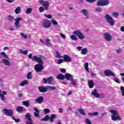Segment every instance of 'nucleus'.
Returning a JSON list of instances; mask_svg holds the SVG:
<instances>
[{
	"label": "nucleus",
	"mask_w": 124,
	"mask_h": 124,
	"mask_svg": "<svg viewBox=\"0 0 124 124\" xmlns=\"http://www.w3.org/2000/svg\"><path fill=\"white\" fill-rule=\"evenodd\" d=\"M121 90L122 93H124V86H121Z\"/></svg>",
	"instance_id": "nucleus-62"
},
{
	"label": "nucleus",
	"mask_w": 124,
	"mask_h": 124,
	"mask_svg": "<svg viewBox=\"0 0 124 124\" xmlns=\"http://www.w3.org/2000/svg\"><path fill=\"white\" fill-rule=\"evenodd\" d=\"M47 89L48 90H50V91H55V90H56V87L47 86Z\"/></svg>",
	"instance_id": "nucleus-32"
},
{
	"label": "nucleus",
	"mask_w": 124,
	"mask_h": 124,
	"mask_svg": "<svg viewBox=\"0 0 124 124\" xmlns=\"http://www.w3.org/2000/svg\"><path fill=\"white\" fill-rule=\"evenodd\" d=\"M56 79H58V80H64L65 75H63L62 74H59L58 75H57Z\"/></svg>",
	"instance_id": "nucleus-17"
},
{
	"label": "nucleus",
	"mask_w": 124,
	"mask_h": 124,
	"mask_svg": "<svg viewBox=\"0 0 124 124\" xmlns=\"http://www.w3.org/2000/svg\"><path fill=\"white\" fill-rule=\"evenodd\" d=\"M43 100H44L43 97L39 96L36 99L35 101L36 102H37V103H42V102H43Z\"/></svg>",
	"instance_id": "nucleus-20"
},
{
	"label": "nucleus",
	"mask_w": 124,
	"mask_h": 124,
	"mask_svg": "<svg viewBox=\"0 0 124 124\" xmlns=\"http://www.w3.org/2000/svg\"><path fill=\"white\" fill-rule=\"evenodd\" d=\"M63 62V59H59L57 62V63L58 64H61V63H62Z\"/></svg>",
	"instance_id": "nucleus-50"
},
{
	"label": "nucleus",
	"mask_w": 124,
	"mask_h": 124,
	"mask_svg": "<svg viewBox=\"0 0 124 124\" xmlns=\"http://www.w3.org/2000/svg\"><path fill=\"white\" fill-rule=\"evenodd\" d=\"M28 58H29V59H32V58H33V57H32V54L31 53L29 54L28 55Z\"/></svg>",
	"instance_id": "nucleus-60"
},
{
	"label": "nucleus",
	"mask_w": 124,
	"mask_h": 124,
	"mask_svg": "<svg viewBox=\"0 0 124 124\" xmlns=\"http://www.w3.org/2000/svg\"><path fill=\"white\" fill-rule=\"evenodd\" d=\"M47 86L44 87L43 86H40L38 87V90L40 93H46L47 92Z\"/></svg>",
	"instance_id": "nucleus-15"
},
{
	"label": "nucleus",
	"mask_w": 124,
	"mask_h": 124,
	"mask_svg": "<svg viewBox=\"0 0 124 124\" xmlns=\"http://www.w3.org/2000/svg\"><path fill=\"white\" fill-rule=\"evenodd\" d=\"M7 19L10 22H13L14 21V16L11 15L8 16Z\"/></svg>",
	"instance_id": "nucleus-26"
},
{
	"label": "nucleus",
	"mask_w": 124,
	"mask_h": 124,
	"mask_svg": "<svg viewBox=\"0 0 124 124\" xmlns=\"http://www.w3.org/2000/svg\"><path fill=\"white\" fill-rule=\"evenodd\" d=\"M95 11L97 12H101L102 11V9L101 8H97L95 9Z\"/></svg>",
	"instance_id": "nucleus-51"
},
{
	"label": "nucleus",
	"mask_w": 124,
	"mask_h": 124,
	"mask_svg": "<svg viewBox=\"0 0 124 124\" xmlns=\"http://www.w3.org/2000/svg\"><path fill=\"white\" fill-rule=\"evenodd\" d=\"M0 55H1V56H2L4 58H5V59H8V56H7V55H6V53H5V52H0Z\"/></svg>",
	"instance_id": "nucleus-33"
},
{
	"label": "nucleus",
	"mask_w": 124,
	"mask_h": 124,
	"mask_svg": "<svg viewBox=\"0 0 124 124\" xmlns=\"http://www.w3.org/2000/svg\"><path fill=\"white\" fill-rule=\"evenodd\" d=\"M87 53H88V49L87 48H83L82 49L81 54L82 55H87Z\"/></svg>",
	"instance_id": "nucleus-31"
},
{
	"label": "nucleus",
	"mask_w": 124,
	"mask_h": 124,
	"mask_svg": "<svg viewBox=\"0 0 124 124\" xmlns=\"http://www.w3.org/2000/svg\"><path fill=\"white\" fill-rule=\"evenodd\" d=\"M100 98H104L105 97V95L103 93H101L99 94Z\"/></svg>",
	"instance_id": "nucleus-48"
},
{
	"label": "nucleus",
	"mask_w": 124,
	"mask_h": 124,
	"mask_svg": "<svg viewBox=\"0 0 124 124\" xmlns=\"http://www.w3.org/2000/svg\"><path fill=\"white\" fill-rule=\"evenodd\" d=\"M32 61H34L39 63L36 64L34 67L35 70L37 72H41V71L44 69V68L43 67V64L44 63L43 62V56L39 55V57H37L34 55L32 58Z\"/></svg>",
	"instance_id": "nucleus-1"
},
{
	"label": "nucleus",
	"mask_w": 124,
	"mask_h": 124,
	"mask_svg": "<svg viewBox=\"0 0 124 124\" xmlns=\"http://www.w3.org/2000/svg\"><path fill=\"white\" fill-rule=\"evenodd\" d=\"M54 119H56V114H52L49 117L50 123H54L55 122Z\"/></svg>",
	"instance_id": "nucleus-23"
},
{
	"label": "nucleus",
	"mask_w": 124,
	"mask_h": 124,
	"mask_svg": "<svg viewBox=\"0 0 124 124\" xmlns=\"http://www.w3.org/2000/svg\"><path fill=\"white\" fill-rule=\"evenodd\" d=\"M88 115L89 117H93L94 116H98V112H95L94 113H89Z\"/></svg>",
	"instance_id": "nucleus-27"
},
{
	"label": "nucleus",
	"mask_w": 124,
	"mask_h": 124,
	"mask_svg": "<svg viewBox=\"0 0 124 124\" xmlns=\"http://www.w3.org/2000/svg\"><path fill=\"white\" fill-rule=\"evenodd\" d=\"M31 11H32V9L31 8H29L27 9L26 13V14H30V13H31Z\"/></svg>",
	"instance_id": "nucleus-38"
},
{
	"label": "nucleus",
	"mask_w": 124,
	"mask_h": 124,
	"mask_svg": "<svg viewBox=\"0 0 124 124\" xmlns=\"http://www.w3.org/2000/svg\"><path fill=\"white\" fill-rule=\"evenodd\" d=\"M60 36H61V37H62V38H63L64 39H65V38H66V37H65V35L63 33H60Z\"/></svg>",
	"instance_id": "nucleus-57"
},
{
	"label": "nucleus",
	"mask_w": 124,
	"mask_h": 124,
	"mask_svg": "<svg viewBox=\"0 0 124 124\" xmlns=\"http://www.w3.org/2000/svg\"><path fill=\"white\" fill-rule=\"evenodd\" d=\"M33 110H34V111H35V112H34V115L35 117H39V110H38V109H37V108H33Z\"/></svg>",
	"instance_id": "nucleus-22"
},
{
	"label": "nucleus",
	"mask_w": 124,
	"mask_h": 124,
	"mask_svg": "<svg viewBox=\"0 0 124 124\" xmlns=\"http://www.w3.org/2000/svg\"><path fill=\"white\" fill-rule=\"evenodd\" d=\"M74 34H75V35H77V36L78 37L79 39L82 40L85 38V35H84V34L80 31L79 30H77L74 31Z\"/></svg>",
	"instance_id": "nucleus-6"
},
{
	"label": "nucleus",
	"mask_w": 124,
	"mask_h": 124,
	"mask_svg": "<svg viewBox=\"0 0 124 124\" xmlns=\"http://www.w3.org/2000/svg\"><path fill=\"white\" fill-rule=\"evenodd\" d=\"M53 81V77H49L47 79L44 78L43 79V82L45 83V84H47L48 83V84H51L52 83V81Z\"/></svg>",
	"instance_id": "nucleus-11"
},
{
	"label": "nucleus",
	"mask_w": 124,
	"mask_h": 124,
	"mask_svg": "<svg viewBox=\"0 0 124 124\" xmlns=\"http://www.w3.org/2000/svg\"><path fill=\"white\" fill-rule=\"evenodd\" d=\"M0 95L2 101L5 100V96L4 95H3V94H0Z\"/></svg>",
	"instance_id": "nucleus-52"
},
{
	"label": "nucleus",
	"mask_w": 124,
	"mask_h": 124,
	"mask_svg": "<svg viewBox=\"0 0 124 124\" xmlns=\"http://www.w3.org/2000/svg\"><path fill=\"white\" fill-rule=\"evenodd\" d=\"M20 11H21V8L20 7H17L16 9L15 10L16 14H18L20 13Z\"/></svg>",
	"instance_id": "nucleus-37"
},
{
	"label": "nucleus",
	"mask_w": 124,
	"mask_h": 124,
	"mask_svg": "<svg viewBox=\"0 0 124 124\" xmlns=\"http://www.w3.org/2000/svg\"><path fill=\"white\" fill-rule=\"evenodd\" d=\"M88 85L90 89H93V87L94 86V83H93V81L89 80Z\"/></svg>",
	"instance_id": "nucleus-21"
},
{
	"label": "nucleus",
	"mask_w": 124,
	"mask_h": 124,
	"mask_svg": "<svg viewBox=\"0 0 124 124\" xmlns=\"http://www.w3.org/2000/svg\"><path fill=\"white\" fill-rule=\"evenodd\" d=\"M32 73L31 72H29L28 74H27V79H32Z\"/></svg>",
	"instance_id": "nucleus-35"
},
{
	"label": "nucleus",
	"mask_w": 124,
	"mask_h": 124,
	"mask_svg": "<svg viewBox=\"0 0 124 124\" xmlns=\"http://www.w3.org/2000/svg\"><path fill=\"white\" fill-rule=\"evenodd\" d=\"M2 112L4 115L8 116V117H12V118L14 116L13 111H12V109H7L6 108H3L2 110Z\"/></svg>",
	"instance_id": "nucleus-4"
},
{
	"label": "nucleus",
	"mask_w": 124,
	"mask_h": 124,
	"mask_svg": "<svg viewBox=\"0 0 124 124\" xmlns=\"http://www.w3.org/2000/svg\"><path fill=\"white\" fill-rule=\"evenodd\" d=\"M18 97H19L21 98V97H23V94L22 93H19L17 95Z\"/></svg>",
	"instance_id": "nucleus-61"
},
{
	"label": "nucleus",
	"mask_w": 124,
	"mask_h": 124,
	"mask_svg": "<svg viewBox=\"0 0 124 124\" xmlns=\"http://www.w3.org/2000/svg\"><path fill=\"white\" fill-rule=\"evenodd\" d=\"M23 105H24L25 106H26V107H30V101H24L23 102Z\"/></svg>",
	"instance_id": "nucleus-24"
},
{
	"label": "nucleus",
	"mask_w": 124,
	"mask_h": 124,
	"mask_svg": "<svg viewBox=\"0 0 124 124\" xmlns=\"http://www.w3.org/2000/svg\"><path fill=\"white\" fill-rule=\"evenodd\" d=\"M97 3L98 6H106L109 4V0H98Z\"/></svg>",
	"instance_id": "nucleus-5"
},
{
	"label": "nucleus",
	"mask_w": 124,
	"mask_h": 124,
	"mask_svg": "<svg viewBox=\"0 0 124 124\" xmlns=\"http://www.w3.org/2000/svg\"><path fill=\"white\" fill-rule=\"evenodd\" d=\"M43 26L45 29L52 27V23L48 19H46L43 22Z\"/></svg>",
	"instance_id": "nucleus-8"
},
{
	"label": "nucleus",
	"mask_w": 124,
	"mask_h": 124,
	"mask_svg": "<svg viewBox=\"0 0 124 124\" xmlns=\"http://www.w3.org/2000/svg\"><path fill=\"white\" fill-rule=\"evenodd\" d=\"M91 94L95 96V97L99 98V93H97V91H96V89H94V91L91 93Z\"/></svg>",
	"instance_id": "nucleus-18"
},
{
	"label": "nucleus",
	"mask_w": 124,
	"mask_h": 124,
	"mask_svg": "<svg viewBox=\"0 0 124 124\" xmlns=\"http://www.w3.org/2000/svg\"><path fill=\"white\" fill-rule=\"evenodd\" d=\"M60 71L62 73H66V71L65 70V69L62 68L60 69Z\"/></svg>",
	"instance_id": "nucleus-55"
},
{
	"label": "nucleus",
	"mask_w": 124,
	"mask_h": 124,
	"mask_svg": "<svg viewBox=\"0 0 124 124\" xmlns=\"http://www.w3.org/2000/svg\"><path fill=\"white\" fill-rule=\"evenodd\" d=\"M44 111L45 114H49L51 112V110L49 108H45Z\"/></svg>",
	"instance_id": "nucleus-43"
},
{
	"label": "nucleus",
	"mask_w": 124,
	"mask_h": 124,
	"mask_svg": "<svg viewBox=\"0 0 124 124\" xmlns=\"http://www.w3.org/2000/svg\"><path fill=\"white\" fill-rule=\"evenodd\" d=\"M104 36L107 41H112V36L108 33H104Z\"/></svg>",
	"instance_id": "nucleus-10"
},
{
	"label": "nucleus",
	"mask_w": 124,
	"mask_h": 124,
	"mask_svg": "<svg viewBox=\"0 0 124 124\" xmlns=\"http://www.w3.org/2000/svg\"><path fill=\"white\" fill-rule=\"evenodd\" d=\"M28 84H29V82H28V80H25L22 82L20 83V85L21 87H23V86H25L26 85H28Z\"/></svg>",
	"instance_id": "nucleus-29"
},
{
	"label": "nucleus",
	"mask_w": 124,
	"mask_h": 124,
	"mask_svg": "<svg viewBox=\"0 0 124 124\" xmlns=\"http://www.w3.org/2000/svg\"><path fill=\"white\" fill-rule=\"evenodd\" d=\"M49 2L48 1H44L43 6L44 7L45 10H49Z\"/></svg>",
	"instance_id": "nucleus-14"
},
{
	"label": "nucleus",
	"mask_w": 124,
	"mask_h": 124,
	"mask_svg": "<svg viewBox=\"0 0 124 124\" xmlns=\"http://www.w3.org/2000/svg\"><path fill=\"white\" fill-rule=\"evenodd\" d=\"M96 0H86V1L88 2H90V3H93V2H94V1H95Z\"/></svg>",
	"instance_id": "nucleus-59"
},
{
	"label": "nucleus",
	"mask_w": 124,
	"mask_h": 124,
	"mask_svg": "<svg viewBox=\"0 0 124 124\" xmlns=\"http://www.w3.org/2000/svg\"><path fill=\"white\" fill-rule=\"evenodd\" d=\"M110 112L113 114L111 115V120L113 121H117V120H118V121H122V118L120 116V114H119L118 111L114 109H111Z\"/></svg>",
	"instance_id": "nucleus-2"
},
{
	"label": "nucleus",
	"mask_w": 124,
	"mask_h": 124,
	"mask_svg": "<svg viewBox=\"0 0 124 124\" xmlns=\"http://www.w3.org/2000/svg\"><path fill=\"white\" fill-rule=\"evenodd\" d=\"M49 119L50 117H49V115H46L44 118L41 119V121H44V122H47V121H49Z\"/></svg>",
	"instance_id": "nucleus-28"
},
{
	"label": "nucleus",
	"mask_w": 124,
	"mask_h": 124,
	"mask_svg": "<svg viewBox=\"0 0 124 124\" xmlns=\"http://www.w3.org/2000/svg\"><path fill=\"white\" fill-rule=\"evenodd\" d=\"M104 73L106 76H112L113 77H116L115 74L112 72L110 70L107 69L104 71Z\"/></svg>",
	"instance_id": "nucleus-9"
},
{
	"label": "nucleus",
	"mask_w": 124,
	"mask_h": 124,
	"mask_svg": "<svg viewBox=\"0 0 124 124\" xmlns=\"http://www.w3.org/2000/svg\"><path fill=\"white\" fill-rule=\"evenodd\" d=\"M65 79H66L68 80L71 81L73 79V77L71 74L69 73H66L65 74Z\"/></svg>",
	"instance_id": "nucleus-13"
},
{
	"label": "nucleus",
	"mask_w": 124,
	"mask_h": 124,
	"mask_svg": "<svg viewBox=\"0 0 124 124\" xmlns=\"http://www.w3.org/2000/svg\"><path fill=\"white\" fill-rule=\"evenodd\" d=\"M23 20V18L21 17H17L16 19H14L15 21V26L16 29H19L21 28V25H20V22Z\"/></svg>",
	"instance_id": "nucleus-7"
},
{
	"label": "nucleus",
	"mask_w": 124,
	"mask_h": 124,
	"mask_svg": "<svg viewBox=\"0 0 124 124\" xmlns=\"http://www.w3.org/2000/svg\"><path fill=\"white\" fill-rule=\"evenodd\" d=\"M85 122L86 123V124H92V122H91V121H90L89 119H86Z\"/></svg>",
	"instance_id": "nucleus-53"
},
{
	"label": "nucleus",
	"mask_w": 124,
	"mask_h": 124,
	"mask_svg": "<svg viewBox=\"0 0 124 124\" xmlns=\"http://www.w3.org/2000/svg\"><path fill=\"white\" fill-rule=\"evenodd\" d=\"M113 15L115 18H118L119 17V13L114 12L113 13Z\"/></svg>",
	"instance_id": "nucleus-46"
},
{
	"label": "nucleus",
	"mask_w": 124,
	"mask_h": 124,
	"mask_svg": "<svg viewBox=\"0 0 124 124\" xmlns=\"http://www.w3.org/2000/svg\"><path fill=\"white\" fill-rule=\"evenodd\" d=\"M85 70L87 72H90V71H89V63L88 62H86L85 63Z\"/></svg>",
	"instance_id": "nucleus-34"
},
{
	"label": "nucleus",
	"mask_w": 124,
	"mask_h": 124,
	"mask_svg": "<svg viewBox=\"0 0 124 124\" xmlns=\"http://www.w3.org/2000/svg\"><path fill=\"white\" fill-rule=\"evenodd\" d=\"M20 35L22 37H23V38H25V39H27V38H28V35L24 34V33L23 32H21L20 33Z\"/></svg>",
	"instance_id": "nucleus-45"
},
{
	"label": "nucleus",
	"mask_w": 124,
	"mask_h": 124,
	"mask_svg": "<svg viewBox=\"0 0 124 124\" xmlns=\"http://www.w3.org/2000/svg\"><path fill=\"white\" fill-rule=\"evenodd\" d=\"M2 62L5 65H7L8 66H10V62L7 59H2Z\"/></svg>",
	"instance_id": "nucleus-19"
},
{
	"label": "nucleus",
	"mask_w": 124,
	"mask_h": 124,
	"mask_svg": "<svg viewBox=\"0 0 124 124\" xmlns=\"http://www.w3.org/2000/svg\"><path fill=\"white\" fill-rule=\"evenodd\" d=\"M105 18L110 26H114V25H115V21L114 20V19H113L111 16H109V15L106 14Z\"/></svg>",
	"instance_id": "nucleus-3"
},
{
	"label": "nucleus",
	"mask_w": 124,
	"mask_h": 124,
	"mask_svg": "<svg viewBox=\"0 0 124 124\" xmlns=\"http://www.w3.org/2000/svg\"><path fill=\"white\" fill-rule=\"evenodd\" d=\"M12 118H13V120H14V121H15L16 123H20V122H21V120L19 118L16 119V118L14 116H13Z\"/></svg>",
	"instance_id": "nucleus-44"
},
{
	"label": "nucleus",
	"mask_w": 124,
	"mask_h": 124,
	"mask_svg": "<svg viewBox=\"0 0 124 124\" xmlns=\"http://www.w3.org/2000/svg\"><path fill=\"white\" fill-rule=\"evenodd\" d=\"M117 53H118L119 54H121L122 52H123V50L122 48H119L116 50Z\"/></svg>",
	"instance_id": "nucleus-56"
},
{
	"label": "nucleus",
	"mask_w": 124,
	"mask_h": 124,
	"mask_svg": "<svg viewBox=\"0 0 124 124\" xmlns=\"http://www.w3.org/2000/svg\"><path fill=\"white\" fill-rule=\"evenodd\" d=\"M71 83L73 85V86H76V85H77V83H76V82H75V81L74 80V79L71 80Z\"/></svg>",
	"instance_id": "nucleus-54"
},
{
	"label": "nucleus",
	"mask_w": 124,
	"mask_h": 124,
	"mask_svg": "<svg viewBox=\"0 0 124 124\" xmlns=\"http://www.w3.org/2000/svg\"><path fill=\"white\" fill-rule=\"evenodd\" d=\"M45 16L46 18H48V19H52V15H46L45 14Z\"/></svg>",
	"instance_id": "nucleus-49"
},
{
	"label": "nucleus",
	"mask_w": 124,
	"mask_h": 124,
	"mask_svg": "<svg viewBox=\"0 0 124 124\" xmlns=\"http://www.w3.org/2000/svg\"><path fill=\"white\" fill-rule=\"evenodd\" d=\"M71 38L72 40H74V41H77V40H78L77 37H76V36H75V35H72L71 36Z\"/></svg>",
	"instance_id": "nucleus-41"
},
{
	"label": "nucleus",
	"mask_w": 124,
	"mask_h": 124,
	"mask_svg": "<svg viewBox=\"0 0 124 124\" xmlns=\"http://www.w3.org/2000/svg\"><path fill=\"white\" fill-rule=\"evenodd\" d=\"M25 110V109L24 108V107L20 106H18L16 109L17 112H18L19 113H23Z\"/></svg>",
	"instance_id": "nucleus-16"
},
{
	"label": "nucleus",
	"mask_w": 124,
	"mask_h": 124,
	"mask_svg": "<svg viewBox=\"0 0 124 124\" xmlns=\"http://www.w3.org/2000/svg\"><path fill=\"white\" fill-rule=\"evenodd\" d=\"M63 60L65 62H69L72 61L71 57L68 55H64L63 56Z\"/></svg>",
	"instance_id": "nucleus-12"
},
{
	"label": "nucleus",
	"mask_w": 124,
	"mask_h": 124,
	"mask_svg": "<svg viewBox=\"0 0 124 124\" xmlns=\"http://www.w3.org/2000/svg\"><path fill=\"white\" fill-rule=\"evenodd\" d=\"M78 111L79 112V113H80L81 115H83V116H86V113H85L84 109H79L78 110Z\"/></svg>",
	"instance_id": "nucleus-36"
},
{
	"label": "nucleus",
	"mask_w": 124,
	"mask_h": 124,
	"mask_svg": "<svg viewBox=\"0 0 124 124\" xmlns=\"http://www.w3.org/2000/svg\"><path fill=\"white\" fill-rule=\"evenodd\" d=\"M51 22L53 25H54L55 26L59 25V23H58V22H57V21L55 20V19H52L51 20Z\"/></svg>",
	"instance_id": "nucleus-42"
},
{
	"label": "nucleus",
	"mask_w": 124,
	"mask_h": 124,
	"mask_svg": "<svg viewBox=\"0 0 124 124\" xmlns=\"http://www.w3.org/2000/svg\"><path fill=\"white\" fill-rule=\"evenodd\" d=\"M45 10V9L44 8H43V7H42V6L40 7L39 8V12H43V11H44Z\"/></svg>",
	"instance_id": "nucleus-47"
},
{
	"label": "nucleus",
	"mask_w": 124,
	"mask_h": 124,
	"mask_svg": "<svg viewBox=\"0 0 124 124\" xmlns=\"http://www.w3.org/2000/svg\"><path fill=\"white\" fill-rule=\"evenodd\" d=\"M20 52L21 54H22V55H28V50L23 51V50L20 49Z\"/></svg>",
	"instance_id": "nucleus-40"
},
{
	"label": "nucleus",
	"mask_w": 124,
	"mask_h": 124,
	"mask_svg": "<svg viewBox=\"0 0 124 124\" xmlns=\"http://www.w3.org/2000/svg\"><path fill=\"white\" fill-rule=\"evenodd\" d=\"M120 30L121 31H124V26H122L121 27Z\"/></svg>",
	"instance_id": "nucleus-64"
},
{
	"label": "nucleus",
	"mask_w": 124,
	"mask_h": 124,
	"mask_svg": "<svg viewBox=\"0 0 124 124\" xmlns=\"http://www.w3.org/2000/svg\"><path fill=\"white\" fill-rule=\"evenodd\" d=\"M56 53L57 55L56 56V58H59V59H62V56H61V54L59 53V51H56Z\"/></svg>",
	"instance_id": "nucleus-39"
},
{
	"label": "nucleus",
	"mask_w": 124,
	"mask_h": 124,
	"mask_svg": "<svg viewBox=\"0 0 124 124\" xmlns=\"http://www.w3.org/2000/svg\"><path fill=\"white\" fill-rule=\"evenodd\" d=\"M114 81L116 82V83H118V84H120L121 82L119 80V79L117 78H114Z\"/></svg>",
	"instance_id": "nucleus-58"
},
{
	"label": "nucleus",
	"mask_w": 124,
	"mask_h": 124,
	"mask_svg": "<svg viewBox=\"0 0 124 124\" xmlns=\"http://www.w3.org/2000/svg\"><path fill=\"white\" fill-rule=\"evenodd\" d=\"M81 13H83L84 14V16H88L89 15V13L88 12V11L87 9H83L81 11Z\"/></svg>",
	"instance_id": "nucleus-25"
},
{
	"label": "nucleus",
	"mask_w": 124,
	"mask_h": 124,
	"mask_svg": "<svg viewBox=\"0 0 124 124\" xmlns=\"http://www.w3.org/2000/svg\"><path fill=\"white\" fill-rule=\"evenodd\" d=\"M46 43L48 47H51L52 46V44H51V41L49 39L46 40Z\"/></svg>",
	"instance_id": "nucleus-30"
},
{
	"label": "nucleus",
	"mask_w": 124,
	"mask_h": 124,
	"mask_svg": "<svg viewBox=\"0 0 124 124\" xmlns=\"http://www.w3.org/2000/svg\"><path fill=\"white\" fill-rule=\"evenodd\" d=\"M61 83L63 84V85H67L68 84L66 81H62Z\"/></svg>",
	"instance_id": "nucleus-63"
}]
</instances>
